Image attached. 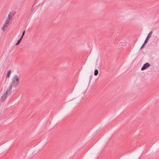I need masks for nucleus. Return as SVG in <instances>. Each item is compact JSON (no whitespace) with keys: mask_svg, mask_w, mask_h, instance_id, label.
Listing matches in <instances>:
<instances>
[{"mask_svg":"<svg viewBox=\"0 0 159 159\" xmlns=\"http://www.w3.org/2000/svg\"><path fill=\"white\" fill-rule=\"evenodd\" d=\"M22 38H23L22 37H20V39L17 41V43H16V45H18V44L20 43L21 41L22 40Z\"/></svg>","mask_w":159,"mask_h":159,"instance_id":"nucleus-7","label":"nucleus"},{"mask_svg":"<svg viewBox=\"0 0 159 159\" xmlns=\"http://www.w3.org/2000/svg\"><path fill=\"white\" fill-rule=\"evenodd\" d=\"M10 15H14L15 14V13H12L10 12Z\"/></svg>","mask_w":159,"mask_h":159,"instance_id":"nucleus-13","label":"nucleus"},{"mask_svg":"<svg viewBox=\"0 0 159 159\" xmlns=\"http://www.w3.org/2000/svg\"><path fill=\"white\" fill-rule=\"evenodd\" d=\"M11 73V70H10L7 74V77H9L10 76L9 74Z\"/></svg>","mask_w":159,"mask_h":159,"instance_id":"nucleus-9","label":"nucleus"},{"mask_svg":"<svg viewBox=\"0 0 159 159\" xmlns=\"http://www.w3.org/2000/svg\"><path fill=\"white\" fill-rule=\"evenodd\" d=\"M150 66V64L148 62L146 63L145 64H144L142 67L141 68V70H144L147 68H148V67H149Z\"/></svg>","mask_w":159,"mask_h":159,"instance_id":"nucleus-3","label":"nucleus"},{"mask_svg":"<svg viewBox=\"0 0 159 159\" xmlns=\"http://www.w3.org/2000/svg\"><path fill=\"white\" fill-rule=\"evenodd\" d=\"M152 31H150L149 33L148 34L145 40L146 42H147L148 40L150 39L151 37V36L152 34Z\"/></svg>","mask_w":159,"mask_h":159,"instance_id":"nucleus-6","label":"nucleus"},{"mask_svg":"<svg viewBox=\"0 0 159 159\" xmlns=\"http://www.w3.org/2000/svg\"><path fill=\"white\" fill-rule=\"evenodd\" d=\"M13 87V85L11 84L8 89L6 91L7 93L10 94L11 93L12 87Z\"/></svg>","mask_w":159,"mask_h":159,"instance_id":"nucleus-5","label":"nucleus"},{"mask_svg":"<svg viewBox=\"0 0 159 159\" xmlns=\"http://www.w3.org/2000/svg\"><path fill=\"white\" fill-rule=\"evenodd\" d=\"M98 73V70L96 69L94 70V75L95 76H97Z\"/></svg>","mask_w":159,"mask_h":159,"instance_id":"nucleus-8","label":"nucleus"},{"mask_svg":"<svg viewBox=\"0 0 159 159\" xmlns=\"http://www.w3.org/2000/svg\"><path fill=\"white\" fill-rule=\"evenodd\" d=\"M10 18V19L11 18V16H10V14H9L8 15V18Z\"/></svg>","mask_w":159,"mask_h":159,"instance_id":"nucleus-12","label":"nucleus"},{"mask_svg":"<svg viewBox=\"0 0 159 159\" xmlns=\"http://www.w3.org/2000/svg\"><path fill=\"white\" fill-rule=\"evenodd\" d=\"M19 78L17 75H15L13 77L11 84L13 85V87L15 88L18 85L20 82Z\"/></svg>","mask_w":159,"mask_h":159,"instance_id":"nucleus-1","label":"nucleus"},{"mask_svg":"<svg viewBox=\"0 0 159 159\" xmlns=\"http://www.w3.org/2000/svg\"><path fill=\"white\" fill-rule=\"evenodd\" d=\"M147 43V42H146V41H144V43L141 46V47L140 48V49H141L142 48H143L144 47V46H145V44H146Z\"/></svg>","mask_w":159,"mask_h":159,"instance_id":"nucleus-10","label":"nucleus"},{"mask_svg":"<svg viewBox=\"0 0 159 159\" xmlns=\"http://www.w3.org/2000/svg\"><path fill=\"white\" fill-rule=\"evenodd\" d=\"M25 30H24L23 32H22V36H21V37H22V38H23V36L24 35H25Z\"/></svg>","mask_w":159,"mask_h":159,"instance_id":"nucleus-11","label":"nucleus"},{"mask_svg":"<svg viewBox=\"0 0 159 159\" xmlns=\"http://www.w3.org/2000/svg\"><path fill=\"white\" fill-rule=\"evenodd\" d=\"M10 19V18H7L4 24H3V26L2 28V30L3 31L5 30V29L4 28L7 26V24L9 22V20Z\"/></svg>","mask_w":159,"mask_h":159,"instance_id":"nucleus-2","label":"nucleus"},{"mask_svg":"<svg viewBox=\"0 0 159 159\" xmlns=\"http://www.w3.org/2000/svg\"><path fill=\"white\" fill-rule=\"evenodd\" d=\"M8 94V93H7V92H5V93L3 94V95L2 96V97L1 99V101H4V100L7 98Z\"/></svg>","mask_w":159,"mask_h":159,"instance_id":"nucleus-4","label":"nucleus"}]
</instances>
